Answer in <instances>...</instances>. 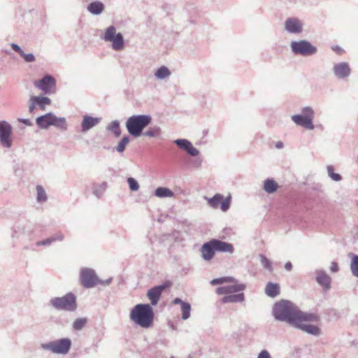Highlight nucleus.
<instances>
[{
    "instance_id": "1",
    "label": "nucleus",
    "mask_w": 358,
    "mask_h": 358,
    "mask_svg": "<svg viewBox=\"0 0 358 358\" xmlns=\"http://www.w3.org/2000/svg\"><path fill=\"white\" fill-rule=\"evenodd\" d=\"M273 315L278 321L285 322L294 327L300 319L306 318L303 312L290 301L282 299L273 307Z\"/></svg>"
},
{
    "instance_id": "2",
    "label": "nucleus",
    "mask_w": 358,
    "mask_h": 358,
    "mask_svg": "<svg viewBox=\"0 0 358 358\" xmlns=\"http://www.w3.org/2000/svg\"><path fill=\"white\" fill-rule=\"evenodd\" d=\"M155 313L152 307L148 303L136 305L129 314L130 320L139 327L148 329L153 323Z\"/></svg>"
},
{
    "instance_id": "3",
    "label": "nucleus",
    "mask_w": 358,
    "mask_h": 358,
    "mask_svg": "<svg viewBox=\"0 0 358 358\" xmlns=\"http://www.w3.org/2000/svg\"><path fill=\"white\" fill-rule=\"evenodd\" d=\"M151 121L152 117L149 115H134L127 119L126 127L130 135L138 137Z\"/></svg>"
},
{
    "instance_id": "4",
    "label": "nucleus",
    "mask_w": 358,
    "mask_h": 358,
    "mask_svg": "<svg viewBox=\"0 0 358 358\" xmlns=\"http://www.w3.org/2000/svg\"><path fill=\"white\" fill-rule=\"evenodd\" d=\"M36 123L42 129H48L50 126H54L64 131L67 129L66 118L64 117H58L52 113H48L38 117Z\"/></svg>"
},
{
    "instance_id": "5",
    "label": "nucleus",
    "mask_w": 358,
    "mask_h": 358,
    "mask_svg": "<svg viewBox=\"0 0 358 358\" xmlns=\"http://www.w3.org/2000/svg\"><path fill=\"white\" fill-rule=\"evenodd\" d=\"M50 304L57 310L73 312L77 309L76 297L72 292L61 297L52 298Z\"/></svg>"
},
{
    "instance_id": "6",
    "label": "nucleus",
    "mask_w": 358,
    "mask_h": 358,
    "mask_svg": "<svg viewBox=\"0 0 358 358\" xmlns=\"http://www.w3.org/2000/svg\"><path fill=\"white\" fill-rule=\"evenodd\" d=\"M314 116V110L310 106H305L301 109V114L293 115L291 118L296 125L313 130L315 128L313 124Z\"/></svg>"
},
{
    "instance_id": "7",
    "label": "nucleus",
    "mask_w": 358,
    "mask_h": 358,
    "mask_svg": "<svg viewBox=\"0 0 358 358\" xmlns=\"http://www.w3.org/2000/svg\"><path fill=\"white\" fill-rule=\"evenodd\" d=\"M71 347V341L69 338H61L43 343L41 348L55 354L66 355Z\"/></svg>"
},
{
    "instance_id": "8",
    "label": "nucleus",
    "mask_w": 358,
    "mask_h": 358,
    "mask_svg": "<svg viewBox=\"0 0 358 358\" xmlns=\"http://www.w3.org/2000/svg\"><path fill=\"white\" fill-rule=\"evenodd\" d=\"M102 39L105 41L112 43V48L115 51H120L123 49L124 41L123 36L121 33L116 31V28L114 26L108 27L105 31Z\"/></svg>"
},
{
    "instance_id": "9",
    "label": "nucleus",
    "mask_w": 358,
    "mask_h": 358,
    "mask_svg": "<svg viewBox=\"0 0 358 358\" xmlns=\"http://www.w3.org/2000/svg\"><path fill=\"white\" fill-rule=\"evenodd\" d=\"M303 315L306 318L300 319L298 320L296 324L294 325V327L301 329L308 334L316 336H319L321 332L320 329L317 327L313 324L303 323V322L316 321L317 319V315L315 314L308 313L305 312H303Z\"/></svg>"
},
{
    "instance_id": "10",
    "label": "nucleus",
    "mask_w": 358,
    "mask_h": 358,
    "mask_svg": "<svg viewBox=\"0 0 358 358\" xmlns=\"http://www.w3.org/2000/svg\"><path fill=\"white\" fill-rule=\"evenodd\" d=\"M290 47L294 55L302 56H312L317 53V49L306 40L292 41Z\"/></svg>"
},
{
    "instance_id": "11",
    "label": "nucleus",
    "mask_w": 358,
    "mask_h": 358,
    "mask_svg": "<svg viewBox=\"0 0 358 358\" xmlns=\"http://www.w3.org/2000/svg\"><path fill=\"white\" fill-rule=\"evenodd\" d=\"M12 127L6 121H0V142L4 148H10L12 146Z\"/></svg>"
},
{
    "instance_id": "12",
    "label": "nucleus",
    "mask_w": 358,
    "mask_h": 358,
    "mask_svg": "<svg viewBox=\"0 0 358 358\" xmlns=\"http://www.w3.org/2000/svg\"><path fill=\"white\" fill-rule=\"evenodd\" d=\"M98 278L94 270L91 268H82L80 271V280L83 287H93L98 284Z\"/></svg>"
},
{
    "instance_id": "13",
    "label": "nucleus",
    "mask_w": 358,
    "mask_h": 358,
    "mask_svg": "<svg viewBox=\"0 0 358 358\" xmlns=\"http://www.w3.org/2000/svg\"><path fill=\"white\" fill-rule=\"evenodd\" d=\"M34 85L45 94H51L55 90L56 81L52 76L46 75L42 79L36 82Z\"/></svg>"
},
{
    "instance_id": "14",
    "label": "nucleus",
    "mask_w": 358,
    "mask_h": 358,
    "mask_svg": "<svg viewBox=\"0 0 358 358\" xmlns=\"http://www.w3.org/2000/svg\"><path fill=\"white\" fill-rule=\"evenodd\" d=\"M51 103V100L48 96H31L29 101V111L33 113L36 107L38 106L41 110H44L46 106Z\"/></svg>"
},
{
    "instance_id": "15",
    "label": "nucleus",
    "mask_w": 358,
    "mask_h": 358,
    "mask_svg": "<svg viewBox=\"0 0 358 358\" xmlns=\"http://www.w3.org/2000/svg\"><path fill=\"white\" fill-rule=\"evenodd\" d=\"M303 25L299 19L289 17L285 22V29L289 34H299L303 31Z\"/></svg>"
},
{
    "instance_id": "16",
    "label": "nucleus",
    "mask_w": 358,
    "mask_h": 358,
    "mask_svg": "<svg viewBox=\"0 0 358 358\" xmlns=\"http://www.w3.org/2000/svg\"><path fill=\"white\" fill-rule=\"evenodd\" d=\"M168 287L166 284H162L152 287L148 291L147 296L150 301L151 306H156L161 297L162 292Z\"/></svg>"
},
{
    "instance_id": "17",
    "label": "nucleus",
    "mask_w": 358,
    "mask_h": 358,
    "mask_svg": "<svg viewBox=\"0 0 358 358\" xmlns=\"http://www.w3.org/2000/svg\"><path fill=\"white\" fill-rule=\"evenodd\" d=\"M333 72L336 78L345 79L350 75L351 69L348 63L340 62L334 66Z\"/></svg>"
},
{
    "instance_id": "18",
    "label": "nucleus",
    "mask_w": 358,
    "mask_h": 358,
    "mask_svg": "<svg viewBox=\"0 0 358 358\" xmlns=\"http://www.w3.org/2000/svg\"><path fill=\"white\" fill-rule=\"evenodd\" d=\"M174 143L176 144L180 149L185 150L187 154L192 157H196L199 153V150L192 145L189 141L187 139H176L174 141Z\"/></svg>"
},
{
    "instance_id": "19",
    "label": "nucleus",
    "mask_w": 358,
    "mask_h": 358,
    "mask_svg": "<svg viewBox=\"0 0 358 358\" xmlns=\"http://www.w3.org/2000/svg\"><path fill=\"white\" fill-rule=\"evenodd\" d=\"M315 274L316 282L321 285L325 291L329 290L331 283V277L323 270H317Z\"/></svg>"
},
{
    "instance_id": "20",
    "label": "nucleus",
    "mask_w": 358,
    "mask_h": 358,
    "mask_svg": "<svg viewBox=\"0 0 358 358\" xmlns=\"http://www.w3.org/2000/svg\"><path fill=\"white\" fill-rule=\"evenodd\" d=\"M246 286L245 284H236L232 285L222 286L217 288L216 293L219 295H230L232 293H237L245 290Z\"/></svg>"
},
{
    "instance_id": "21",
    "label": "nucleus",
    "mask_w": 358,
    "mask_h": 358,
    "mask_svg": "<svg viewBox=\"0 0 358 358\" xmlns=\"http://www.w3.org/2000/svg\"><path fill=\"white\" fill-rule=\"evenodd\" d=\"M216 252L213 240L205 243L201 248V257L205 261H210Z\"/></svg>"
},
{
    "instance_id": "22",
    "label": "nucleus",
    "mask_w": 358,
    "mask_h": 358,
    "mask_svg": "<svg viewBox=\"0 0 358 358\" xmlns=\"http://www.w3.org/2000/svg\"><path fill=\"white\" fill-rule=\"evenodd\" d=\"M101 121L99 117H93L92 116L85 115L83 116V120L81 124V131L86 132L97 125Z\"/></svg>"
},
{
    "instance_id": "23",
    "label": "nucleus",
    "mask_w": 358,
    "mask_h": 358,
    "mask_svg": "<svg viewBox=\"0 0 358 358\" xmlns=\"http://www.w3.org/2000/svg\"><path fill=\"white\" fill-rule=\"evenodd\" d=\"M213 243L217 252H228L232 254L234 251V246L231 243H227L218 239H212Z\"/></svg>"
},
{
    "instance_id": "24",
    "label": "nucleus",
    "mask_w": 358,
    "mask_h": 358,
    "mask_svg": "<svg viewBox=\"0 0 358 358\" xmlns=\"http://www.w3.org/2000/svg\"><path fill=\"white\" fill-rule=\"evenodd\" d=\"M87 10L94 15H101L104 10V4L99 1H94L88 4Z\"/></svg>"
},
{
    "instance_id": "25",
    "label": "nucleus",
    "mask_w": 358,
    "mask_h": 358,
    "mask_svg": "<svg viewBox=\"0 0 358 358\" xmlns=\"http://www.w3.org/2000/svg\"><path fill=\"white\" fill-rule=\"evenodd\" d=\"M265 293L267 296L274 298L280 294V286L278 283L268 282L265 287Z\"/></svg>"
},
{
    "instance_id": "26",
    "label": "nucleus",
    "mask_w": 358,
    "mask_h": 358,
    "mask_svg": "<svg viewBox=\"0 0 358 358\" xmlns=\"http://www.w3.org/2000/svg\"><path fill=\"white\" fill-rule=\"evenodd\" d=\"M245 300V294L241 292L236 294H230L224 296L222 299V302L223 303H240L243 302Z\"/></svg>"
},
{
    "instance_id": "27",
    "label": "nucleus",
    "mask_w": 358,
    "mask_h": 358,
    "mask_svg": "<svg viewBox=\"0 0 358 358\" xmlns=\"http://www.w3.org/2000/svg\"><path fill=\"white\" fill-rule=\"evenodd\" d=\"M64 236L61 232H57L52 236H50L43 241H38L36 245L37 246H42V245H50L52 243L57 241H62L64 239Z\"/></svg>"
},
{
    "instance_id": "28",
    "label": "nucleus",
    "mask_w": 358,
    "mask_h": 358,
    "mask_svg": "<svg viewBox=\"0 0 358 358\" xmlns=\"http://www.w3.org/2000/svg\"><path fill=\"white\" fill-rule=\"evenodd\" d=\"M171 75V71L166 66H162L158 68L155 73V76L158 80H165L169 78Z\"/></svg>"
},
{
    "instance_id": "29",
    "label": "nucleus",
    "mask_w": 358,
    "mask_h": 358,
    "mask_svg": "<svg viewBox=\"0 0 358 358\" xmlns=\"http://www.w3.org/2000/svg\"><path fill=\"white\" fill-rule=\"evenodd\" d=\"M278 188V185L273 179H266L264 182V189L268 194L274 193Z\"/></svg>"
},
{
    "instance_id": "30",
    "label": "nucleus",
    "mask_w": 358,
    "mask_h": 358,
    "mask_svg": "<svg viewBox=\"0 0 358 358\" xmlns=\"http://www.w3.org/2000/svg\"><path fill=\"white\" fill-rule=\"evenodd\" d=\"M106 130L111 131L115 137H119L121 134L120 122L118 120L112 121L107 127Z\"/></svg>"
},
{
    "instance_id": "31",
    "label": "nucleus",
    "mask_w": 358,
    "mask_h": 358,
    "mask_svg": "<svg viewBox=\"0 0 358 358\" xmlns=\"http://www.w3.org/2000/svg\"><path fill=\"white\" fill-rule=\"evenodd\" d=\"M155 195L159 198L171 197L174 195L173 191L167 187H158L155 192Z\"/></svg>"
},
{
    "instance_id": "32",
    "label": "nucleus",
    "mask_w": 358,
    "mask_h": 358,
    "mask_svg": "<svg viewBox=\"0 0 358 358\" xmlns=\"http://www.w3.org/2000/svg\"><path fill=\"white\" fill-rule=\"evenodd\" d=\"M237 280L233 277H221L212 280L210 284L213 285H222L225 282H236Z\"/></svg>"
},
{
    "instance_id": "33",
    "label": "nucleus",
    "mask_w": 358,
    "mask_h": 358,
    "mask_svg": "<svg viewBox=\"0 0 358 358\" xmlns=\"http://www.w3.org/2000/svg\"><path fill=\"white\" fill-rule=\"evenodd\" d=\"M222 200L223 196L220 194H216L212 198L208 199V202L211 207L217 208Z\"/></svg>"
},
{
    "instance_id": "34",
    "label": "nucleus",
    "mask_w": 358,
    "mask_h": 358,
    "mask_svg": "<svg viewBox=\"0 0 358 358\" xmlns=\"http://www.w3.org/2000/svg\"><path fill=\"white\" fill-rule=\"evenodd\" d=\"M352 255V261L350 263V269L352 273L355 277L358 278V255Z\"/></svg>"
},
{
    "instance_id": "35",
    "label": "nucleus",
    "mask_w": 358,
    "mask_h": 358,
    "mask_svg": "<svg viewBox=\"0 0 358 358\" xmlns=\"http://www.w3.org/2000/svg\"><path fill=\"white\" fill-rule=\"evenodd\" d=\"M327 171L329 177L334 181L338 182L341 181L342 178L340 174L334 173V168L331 165H328L327 166Z\"/></svg>"
},
{
    "instance_id": "36",
    "label": "nucleus",
    "mask_w": 358,
    "mask_h": 358,
    "mask_svg": "<svg viewBox=\"0 0 358 358\" xmlns=\"http://www.w3.org/2000/svg\"><path fill=\"white\" fill-rule=\"evenodd\" d=\"M259 259L262 266L266 270H268L270 272H272L273 270V268L272 266L271 262L270 260L264 255L260 254L259 255Z\"/></svg>"
},
{
    "instance_id": "37",
    "label": "nucleus",
    "mask_w": 358,
    "mask_h": 358,
    "mask_svg": "<svg viewBox=\"0 0 358 358\" xmlns=\"http://www.w3.org/2000/svg\"><path fill=\"white\" fill-rule=\"evenodd\" d=\"M161 129L158 126L150 127L145 132L143 133L144 136L149 137H157L160 135Z\"/></svg>"
},
{
    "instance_id": "38",
    "label": "nucleus",
    "mask_w": 358,
    "mask_h": 358,
    "mask_svg": "<svg viewBox=\"0 0 358 358\" xmlns=\"http://www.w3.org/2000/svg\"><path fill=\"white\" fill-rule=\"evenodd\" d=\"M87 324V319L86 318H78L76 319L72 324L73 329L75 331H80L84 328V327Z\"/></svg>"
},
{
    "instance_id": "39",
    "label": "nucleus",
    "mask_w": 358,
    "mask_h": 358,
    "mask_svg": "<svg viewBox=\"0 0 358 358\" xmlns=\"http://www.w3.org/2000/svg\"><path fill=\"white\" fill-rule=\"evenodd\" d=\"M36 192H37V201L38 202H44L47 200V195L45 189L41 185L36 186Z\"/></svg>"
},
{
    "instance_id": "40",
    "label": "nucleus",
    "mask_w": 358,
    "mask_h": 358,
    "mask_svg": "<svg viewBox=\"0 0 358 358\" xmlns=\"http://www.w3.org/2000/svg\"><path fill=\"white\" fill-rule=\"evenodd\" d=\"M181 309L182 311V319L187 320L190 317L191 306L189 303L185 302L181 305Z\"/></svg>"
},
{
    "instance_id": "41",
    "label": "nucleus",
    "mask_w": 358,
    "mask_h": 358,
    "mask_svg": "<svg viewBox=\"0 0 358 358\" xmlns=\"http://www.w3.org/2000/svg\"><path fill=\"white\" fill-rule=\"evenodd\" d=\"M129 142V137L128 136H124L122 140L118 143L116 150L118 152H122L125 150L127 145Z\"/></svg>"
},
{
    "instance_id": "42",
    "label": "nucleus",
    "mask_w": 358,
    "mask_h": 358,
    "mask_svg": "<svg viewBox=\"0 0 358 358\" xmlns=\"http://www.w3.org/2000/svg\"><path fill=\"white\" fill-rule=\"evenodd\" d=\"M127 182L129 187V189L131 191H137L139 189V184L138 181L134 178H128Z\"/></svg>"
},
{
    "instance_id": "43",
    "label": "nucleus",
    "mask_w": 358,
    "mask_h": 358,
    "mask_svg": "<svg viewBox=\"0 0 358 358\" xmlns=\"http://www.w3.org/2000/svg\"><path fill=\"white\" fill-rule=\"evenodd\" d=\"M27 62H34L36 60L35 56L32 53H21L20 55Z\"/></svg>"
},
{
    "instance_id": "44",
    "label": "nucleus",
    "mask_w": 358,
    "mask_h": 358,
    "mask_svg": "<svg viewBox=\"0 0 358 358\" xmlns=\"http://www.w3.org/2000/svg\"><path fill=\"white\" fill-rule=\"evenodd\" d=\"M230 202V197H227L224 201H221L220 208L223 212H226L229 208Z\"/></svg>"
},
{
    "instance_id": "45",
    "label": "nucleus",
    "mask_w": 358,
    "mask_h": 358,
    "mask_svg": "<svg viewBox=\"0 0 358 358\" xmlns=\"http://www.w3.org/2000/svg\"><path fill=\"white\" fill-rule=\"evenodd\" d=\"M93 194L97 198H100L103 195V191L101 189H99V186L94 185L93 188Z\"/></svg>"
},
{
    "instance_id": "46",
    "label": "nucleus",
    "mask_w": 358,
    "mask_h": 358,
    "mask_svg": "<svg viewBox=\"0 0 358 358\" xmlns=\"http://www.w3.org/2000/svg\"><path fill=\"white\" fill-rule=\"evenodd\" d=\"M257 358H271V357L266 350H263L259 353Z\"/></svg>"
},
{
    "instance_id": "47",
    "label": "nucleus",
    "mask_w": 358,
    "mask_h": 358,
    "mask_svg": "<svg viewBox=\"0 0 358 358\" xmlns=\"http://www.w3.org/2000/svg\"><path fill=\"white\" fill-rule=\"evenodd\" d=\"M10 46L13 50L19 53L20 55H21V53H23V50L21 48L20 46H19L17 44H15L14 43L10 44Z\"/></svg>"
},
{
    "instance_id": "48",
    "label": "nucleus",
    "mask_w": 358,
    "mask_h": 358,
    "mask_svg": "<svg viewBox=\"0 0 358 358\" xmlns=\"http://www.w3.org/2000/svg\"><path fill=\"white\" fill-rule=\"evenodd\" d=\"M338 265L336 262H333L331 264L330 270L332 273H336L338 271Z\"/></svg>"
},
{
    "instance_id": "49",
    "label": "nucleus",
    "mask_w": 358,
    "mask_h": 358,
    "mask_svg": "<svg viewBox=\"0 0 358 358\" xmlns=\"http://www.w3.org/2000/svg\"><path fill=\"white\" fill-rule=\"evenodd\" d=\"M191 164L194 167H199L201 164V159H200L199 158L194 159L191 162Z\"/></svg>"
},
{
    "instance_id": "50",
    "label": "nucleus",
    "mask_w": 358,
    "mask_h": 358,
    "mask_svg": "<svg viewBox=\"0 0 358 358\" xmlns=\"http://www.w3.org/2000/svg\"><path fill=\"white\" fill-rule=\"evenodd\" d=\"M19 122H22L24 123V124L27 125V126H31L32 125V122H31V120L29 119H22V118H20V119H18Z\"/></svg>"
},
{
    "instance_id": "51",
    "label": "nucleus",
    "mask_w": 358,
    "mask_h": 358,
    "mask_svg": "<svg viewBox=\"0 0 358 358\" xmlns=\"http://www.w3.org/2000/svg\"><path fill=\"white\" fill-rule=\"evenodd\" d=\"M112 281V279L111 278H109V279H107L105 281H101V280H98V284H101V285H109Z\"/></svg>"
},
{
    "instance_id": "52",
    "label": "nucleus",
    "mask_w": 358,
    "mask_h": 358,
    "mask_svg": "<svg viewBox=\"0 0 358 358\" xmlns=\"http://www.w3.org/2000/svg\"><path fill=\"white\" fill-rule=\"evenodd\" d=\"M285 268L287 270V271H291L292 268V264L290 262H287V263H285Z\"/></svg>"
},
{
    "instance_id": "53",
    "label": "nucleus",
    "mask_w": 358,
    "mask_h": 358,
    "mask_svg": "<svg viewBox=\"0 0 358 358\" xmlns=\"http://www.w3.org/2000/svg\"><path fill=\"white\" fill-rule=\"evenodd\" d=\"M98 186H99V189H101L104 192L106 189V187H107V182H103L101 185H99Z\"/></svg>"
},
{
    "instance_id": "54",
    "label": "nucleus",
    "mask_w": 358,
    "mask_h": 358,
    "mask_svg": "<svg viewBox=\"0 0 358 358\" xmlns=\"http://www.w3.org/2000/svg\"><path fill=\"white\" fill-rule=\"evenodd\" d=\"M173 303L174 304H180L182 305V303H185V301H182L179 298H176L173 301Z\"/></svg>"
},
{
    "instance_id": "55",
    "label": "nucleus",
    "mask_w": 358,
    "mask_h": 358,
    "mask_svg": "<svg viewBox=\"0 0 358 358\" xmlns=\"http://www.w3.org/2000/svg\"><path fill=\"white\" fill-rule=\"evenodd\" d=\"M333 50L336 51V52L339 55H341L343 52V50L338 46L333 47Z\"/></svg>"
},
{
    "instance_id": "56",
    "label": "nucleus",
    "mask_w": 358,
    "mask_h": 358,
    "mask_svg": "<svg viewBox=\"0 0 358 358\" xmlns=\"http://www.w3.org/2000/svg\"><path fill=\"white\" fill-rule=\"evenodd\" d=\"M284 146L283 145V143L282 141H278L276 143H275V148L277 149H281Z\"/></svg>"
},
{
    "instance_id": "57",
    "label": "nucleus",
    "mask_w": 358,
    "mask_h": 358,
    "mask_svg": "<svg viewBox=\"0 0 358 358\" xmlns=\"http://www.w3.org/2000/svg\"><path fill=\"white\" fill-rule=\"evenodd\" d=\"M171 358H173V357H171Z\"/></svg>"
}]
</instances>
